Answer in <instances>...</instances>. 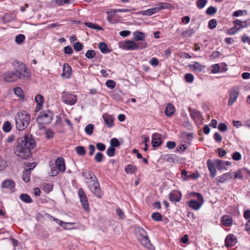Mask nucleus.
Masks as SVG:
<instances>
[{
	"instance_id": "25",
	"label": "nucleus",
	"mask_w": 250,
	"mask_h": 250,
	"mask_svg": "<svg viewBox=\"0 0 250 250\" xmlns=\"http://www.w3.org/2000/svg\"><path fill=\"white\" fill-rule=\"evenodd\" d=\"M221 220L222 225L225 227H230L232 225V219L228 215H223Z\"/></svg>"
},
{
	"instance_id": "60",
	"label": "nucleus",
	"mask_w": 250,
	"mask_h": 250,
	"mask_svg": "<svg viewBox=\"0 0 250 250\" xmlns=\"http://www.w3.org/2000/svg\"><path fill=\"white\" fill-rule=\"evenodd\" d=\"M7 166V162L0 158V171L3 170Z\"/></svg>"
},
{
	"instance_id": "35",
	"label": "nucleus",
	"mask_w": 250,
	"mask_h": 250,
	"mask_svg": "<svg viewBox=\"0 0 250 250\" xmlns=\"http://www.w3.org/2000/svg\"><path fill=\"white\" fill-rule=\"evenodd\" d=\"M15 94L21 100H23V91L21 88L16 87L14 89Z\"/></svg>"
},
{
	"instance_id": "12",
	"label": "nucleus",
	"mask_w": 250,
	"mask_h": 250,
	"mask_svg": "<svg viewBox=\"0 0 250 250\" xmlns=\"http://www.w3.org/2000/svg\"><path fill=\"white\" fill-rule=\"evenodd\" d=\"M19 79L20 76L14 71H8L3 74V80L6 82L11 83Z\"/></svg>"
},
{
	"instance_id": "57",
	"label": "nucleus",
	"mask_w": 250,
	"mask_h": 250,
	"mask_svg": "<svg viewBox=\"0 0 250 250\" xmlns=\"http://www.w3.org/2000/svg\"><path fill=\"white\" fill-rule=\"evenodd\" d=\"M110 145L111 146L114 148L115 147L118 146L120 145V143L117 138H114L111 139Z\"/></svg>"
},
{
	"instance_id": "22",
	"label": "nucleus",
	"mask_w": 250,
	"mask_h": 250,
	"mask_svg": "<svg viewBox=\"0 0 250 250\" xmlns=\"http://www.w3.org/2000/svg\"><path fill=\"white\" fill-rule=\"evenodd\" d=\"M188 67L190 69L195 71L197 72H201L203 71L205 68V65H202L198 62H194L193 64H189Z\"/></svg>"
},
{
	"instance_id": "31",
	"label": "nucleus",
	"mask_w": 250,
	"mask_h": 250,
	"mask_svg": "<svg viewBox=\"0 0 250 250\" xmlns=\"http://www.w3.org/2000/svg\"><path fill=\"white\" fill-rule=\"evenodd\" d=\"M99 49L101 52L104 54H106L111 52V50L107 47V44L104 42L99 43Z\"/></svg>"
},
{
	"instance_id": "49",
	"label": "nucleus",
	"mask_w": 250,
	"mask_h": 250,
	"mask_svg": "<svg viewBox=\"0 0 250 250\" xmlns=\"http://www.w3.org/2000/svg\"><path fill=\"white\" fill-rule=\"evenodd\" d=\"M208 2V0H198L196 3L197 7L199 9L203 8Z\"/></svg>"
},
{
	"instance_id": "34",
	"label": "nucleus",
	"mask_w": 250,
	"mask_h": 250,
	"mask_svg": "<svg viewBox=\"0 0 250 250\" xmlns=\"http://www.w3.org/2000/svg\"><path fill=\"white\" fill-rule=\"evenodd\" d=\"M246 171L245 168L240 169L237 171L231 173V174L234 175V179H242L243 178V173Z\"/></svg>"
},
{
	"instance_id": "64",
	"label": "nucleus",
	"mask_w": 250,
	"mask_h": 250,
	"mask_svg": "<svg viewBox=\"0 0 250 250\" xmlns=\"http://www.w3.org/2000/svg\"><path fill=\"white\" fill-rule=\"evenodd\" d=\"M241 41L243 43L248 42L250 45V38L247 35H244L241 38Z\"/></svg>"
},
{
	"instance_id": "20",
	"label": "nucleus",
	"mask_w": 250,
	"mask_h": 250,
	"mask_svg": "<svg viewBox=\"0 0 250 250\" xmlns=\"http://www.w3.org/2000/svg\"><path fill=\"white\" fill-rule=\"evenodd\" d=\"M62 71L63 72L61 75L62 77H65L67 79L70 78L71 75L72 69L68 63H64L63 64Z\"/></svg>"
},
{
	"instance_id": "55",
	"label": "nucleus",
	"mask_w": 250,
	"mask_h": 250,
	"mask_svg": "<svg viewBox=\"0 0 250 250\" xmlns=\"http://www.w3.org/2000/svg\"><path fill=\"white\" fill-rule=\"evenodd\" d=\"M74 49L76 51H80L83 48V45L80 42H76L74 44Z\"/></svg>"
},
{
	"instance_id": "14",
	"label": "nucleus",
	"mask_w": 250,
	"mask_h": 250,
	"mask_svg": "<svg viewBox=\"0 0 250 250\" xmlns=\"http://www.w3.org/2000/svg\"><path fill=\"white\" fill-rule=\"evenodd\" d=\"M82 175L84 177L86 183L88 181H93L96 178L94 173L89 169H83Z\"/></svg>"
},
{
	"instance_id": "2",
	"label": "nucleus",
	"mask_w": 250,
	"mask_h": 250,
	"mask_svg": "<svg viewBox=\"0 0 250 250\" xmlns=\"http://www.w3.org/2000/svg\"><path fill=\"white\" fill-rule=\"evenodd\" d=\"M30 115L25 110H20L15 116L16 128L19 131L24 130L30 122Z\"/></svg>"
},
{
	"instance_id": "6",
	"label": "nucleus",
	"mask_w": 250,
	"mask_h": 250,
	"mask_svg": "<svg viewBox=\"0 0 250 250\" xmlns=\"http://www.w3.org/2000/svg\"><path fill=\"white\" fill-rule=\"evenodd\" d=\"M53 113L49 110L41 112L37 118V122L40 125L49 124L53 119Z\"/></svg>"
},
{
	"instance_id": "51",
	"label": "nucleus",
	"mask_w": 250,
	"mask_h": 250,
	"mask_svg": "<svg viewBox=\"0 0 250 250\" xmlns=\"http://www.w3.org/2000/svg\"><path fill=\"white\" fill-rule=\"evenodd\" d=\"M104 155L101 152H97L95 156L94 160L98 163H100L103 161Z\"/></svg>"
},
{
	"instance_id": "30",
	"label": "nucleus",
	"mask_w": 250,
	"mask_h": 250,
	"mask_svg": "<svg viewBox=\"0 0 250 250\" xmlns=\"http://www.w3.org/2000/svg\"><path fill=\"white\" fill-rule=\"evenodd\" d=\"M175 111L174 106L171 104H168L165 110V114L167 116L172 115Z\"/></svg>"
},
{
	"instance_id": "42",
	"label": "nucleus",
	"mask_w": 250,
	"mask_h": 250,
	"mask_svg": "<svg viewBox=\"0 0 250 250\" xmlns=\"http://www.w3.org/2000/svg\"><path fill=\"white\" fill-rule=\"evenodd\" d=\"M75 0H55L57 4L59 6H62L65 4H70L73 3Z\"/></svg>"
},
{
	"instance_id": "16",
	"label": "nucleus",
	"mask_w": 250,
	"mask_h": 250,
	"mask_svg": "<svg viewBox=\"0 0 250 250\" xmlns=\"http://www.w3.org/2000/svg\"><path fill=\"white\" fill-rule=\"evenodd\" d=\"M215 165L214 162H213L211 160L208 159L207 160V165L210 172V176L212 178H214L216 175L217 171L214 166Z\"/></svg>"
},
{
	"instance_id": "62",
	"label": "nucleus",
	"mask_w": 250,
	"mask_h": 250,
	"mask_svg": "<svg viewBox=\"0 0 250 250\" xmlns=\"http://www.w3.org/2000/svg\"><path fill=\"white\" fill-rule=\"evenodd\" d=\"M149 63L154 66H157L159 64L158 60L156 58L153 57L150 60Z\"/></svg>"
},
{
	"instance_id": "26",
	"label": "nucleus",
	"mask_w": 250,
	"mask_h": 250,
	"mask_svg": "<svg viewBox=\"0 0 250 250\" xmlns=\"http://www.w3.org/2000/svg\"><path fill=\"white\" fill-rule=\"evenodd\" d=\"M35 102L37 104V108L40 110L43 106L44 103V98L41 94H37L35 98Z\"/></svg>"
},
{
	"instance_id": "44",
	"label": "nucleus",
	"mask_w": 250,
	"mask_h": 250,
	"mask_svg": "<svg viewBox=\"0 0 250 250\" xmlns=\"http://www.w3.org/2000/svg\"><path fill=\"white\" fill-rule=\"evenodd\" d=\"M43 189L46 192H49L53 189V186L49 183H44L42 184Z\"/></svg>"
},
{
	"instance_id": "63",
	"label": "nucleus",
	"mask_w": 250,
	"mask_h": 250,
	"mask_svg": "<svg viewBox=\"0 0 250 250\" xmlns=\"http://www.w3.org/2000/svg\"><path fill=\"white\" fill-rule=\"evenodd\" d=\"M218 129L222 132H224L227 130V126L224 123H221L218 125Z\"/></svg>"
},
{
	"instance_id": "37",
	"label": "nucleus",
	"mask_w": 250,
	"mask_h": 250,
	"mask_svg": "<svg viewBox=\"0 0 250 250\" xmlns=\"http://www.w3.org/2000/svg\"><path fill=\"white\" fill-rule=\"evenodd\" d=\"M164 158L167 161L173 163L177 160L178 157L175 154H167Z\"/></svg>"
},
{
	"instance_id": "43",
	"label": "nucleus",
	"mask_w": 250,
	"mask_h": 250,
	"mask_svg": "<svg viewBox=\"0 0 250 250\" xmlns=\"http://www.w3.org/2000/svg\"><path fill=\"white\" fill-rule=\"evenodd\" d=\"M77 153L80 156H84L85 154L84 147L83 146H78L75 148Z\"/></svg>"
},
{
	"instance_id": "46",
	"label": "nucleus",
	"mask_w": 250,
	"mask_h": 250,
	"mask_svg": "<svg viewBox=\"0 0 250 250\" xmlns=\"http://www.w3.org/2000/svg\"><path fill=\"white\" fill-rule=\"evenodd\" d=\"M151 218L154 221H160L162 219V216L160 213L156 212L151 214Z\"/></svg>"
},
{
	"instance_id": "33",
	"label": "nucleus",
	"mask_w": 250,
	"mask_h": 250,
	"mask_svg": "<svg viewBox=\"0 0 250 250\" xmlns=\"http://www.w3.org/2000/svg\"><path fill=\"white\" fill-rule=\"evenodd\" d=\"M31 169L30 168L28 169H25L23 172L22 179L26 183L30 181V174Z\"/></svg>"
},
{
	"instance_id": "7",
	"label": "nucleus",
	"mask_w": 250,
	"mask_h": 250,
	"mask_svg": "<svg viewBox=\"0 0 250 250\" xmlns=\"http://www.w3.org/2000/svg\"><path fill=\"white\" fill-rule=\"evenodd\" d=\"M147 43L146 42H135L132 41H126L124 44L123 48L127 50H135L137 49H142L146 48Z\"/></svg>"
},
{
	"instance_id": "53",
	"label": "nucleus",
	"mask_w": 250,
	"mask_h": 250,
	"mask_svg": "<svg viewBox=\"0 0 250 250\" xmlns=\"http://www.w3.org/2000/svg\"><path fill=\"white\" fill-rule=\"evenodd\" d=\"M115 149L110 146L106 150V153L109 157H113L115 155Z\"/></svg>"
},
{
	"instance_id": "54",
	"label": "nucleus",
	"mask_w": 250,
	"mask_h": 250,
	"mask_svg": "<svg viewBox=\"0 0 250 250\" xmlns=\"http://www.w3.org/2000/svg\"><path fill=\"white\" fill-rule=\"evenodd\" d=\"M217 25V21L215 19L210 20L208 22V27L209 29L215 28Z\"/></svg>"
},
{
	"instance_id": "3",
	"label": "nucleus",
	"mask_w": 250,
	"mask_h": 250,
	"mask_svg": "<svg viewBox=\"0 0 250 250\" xmlns=\"http://www.w3.org/2000/svg\"><path fill=\"white\" fill-rule=\"evenodd\" d=\"M12 65L14 72L20 76L21 80L27 79L30 78L31 74L29 69L22 62L19 61H15L12 62Z\"/></svg>"
},
{
	"instance_id": "24",
	"label": "nucleus",
	"mask_w": 250,
	"mask_h": 250,
	"mask_svg": "<svg viewBox=\"0 0 250 250\" xmlns=\"http://www.w3.org/2000/svg\"><path fill=\"white\" fill-rule=\"evenodd\" d=\"M232 178L231 177V172H227L221 176H218L217 177L216 180L217 181L220 183H223L225 181L229 180Z\"/></svg>"
},
{
	"instance_id": "45",
	"label": "nucleus",
	"mask_w": 250,
	"mask_h": 250,
	"mask_svg": "<svg viewBox=\"0 0 250 250\" xmlns=\"http://www.w3.org/2000/svg\"><path fill=\"white\" fill-rule=\"evenodd\" d=\"M96 56L95 51L94 50H88L85 54V56L88 59H92Z\"/></svg>"
},
{
	"instance_id": "48",
	"label": "nucleus",
	"mask_w": 250,
	"mask_h": 250,
	"mask_svg": "<svg viewBox=\"0 0 250 250\" xmlns=\"http://www.w3.org/2000/svg\"><path fill=\"white\" fill-rule=\"evenodd\" d=\"M217 12V9L213 6L209 7L206 10V14L208 15H212Z\"/></svg>"
},
{
	"instance_id": "28",
	"label": "nucleus",
	"mask_w": 250,
	"mask_h": 250,
	"mask_svg": "<svg viewBox=\"0 0 250 250\" xmlns=\"http://www.w3.org/2000/svg\"><path fill=\"white\" fill-rule=\"evenodd\" d=\"M214 163L217 167V168L219 170H222L223 169L227 170V168L225 166V162L221 160L216 159L214 160Z\"/></svg>"
},
{
	"instance_id": "56",
	"label": "nucleus",
	"mask_w": 250,
	"mask_h": 250,
	"mask_svg": "<svg viewBox=\"0 0 250 250\" xmlns=\"http://www.w3.org/2000/svg\"><path fill=\"white\" fill-rule=\"evenodd\" d=\"M185 78L187 82L192 83L194 80V76L191 73H187L185 75Z\"/></svg>"
},
{
	"instance_id": "19",
	"label": "nucleus",
	"mask_w": 250,
	"mask_h": 250,
	"mask_svg": "<svg viewBox=\"0 0 250 250\" xmlns=\"http://www.w3.org/2000/svg\"><path fill=\"white\" fill-rule=\"evenodd\" d=\"M162 143L161 135L158 133H154L152 135L151 145L153 147H158Z\"/></svg>"
},
{
	"instance_id": "15",
	"label": "nucleus",
	"mask_w": 250,
	"mask_h": 250,
	"mask_svg": "<svg viewBox=\"0 0 250 250\" xmlns=\"http://www.w3.org/2000/svg\"><path fill=\"white\" fill-rule=\"evenodd\" d=\"M168 198L171 202H178L182 198V194L179 191L173 190L169 194Z\"/></svg>"
},
{
	"instance_id": "17",
	"label": "nucleus",
	"mask_w": 250,
	"mask_h": 250,
	"mask_svg": "<svg viewBox=\"0 0 250 250\" xmlns=\"http://www.w3.org/2000/svg\"><path fill=\"white\" fill-rule=\"evenodd\" d=\"M239 95L238 91L232 89L229 92V97L228 100V105H232L236 101Z\"/></svg>"
},
{
	"instance_id": "58",
	"label": "nucleus",
	"mask_w": 250,
	"mask_h": 250,
	"mask_svg": "<svg viewBox=\"0 0 250 250\" xmlns=\"http://www.w3.org/2000/svg\"><path fill=\"white\" fill-rule=\"evenodd\" d=\"M241 157V154L239 152H235L232 155V158L234 161H239Z\"/></svg>"
},
{
	"instance_id": "21",
	"label": "nucleus",
	"mask_w": 250,
	"mask_h": 250,
	"mask_svg": "<svg viewBox=\"0 0 250 250\" xmlns=\"http://www.w3.org/2000/svg\"><path fill=\"white\" fill-rule=\"evenodd\" d=\"M103 118L105 124L108 127L111 128L114 125V118L112 116L107 114H104L103 115Z\"/></svg>"
},
{
	"instance_id": "10",
	"label": "nucleus",
	"mask_w": 250,
	"mask_h": 250,
	"mask_svg": "<svg viewBox=\"0 0 250 250\" xmlns=\"http://www.w3.org/2000/svg\"><path fill=\"white\" fill-rule=\"evenodd\" d=\"M62 102L65 104L72 105L77 101V96L72 93L63 91L62 94Z\"/></svg>"
},
{
	"instance_id": "52",
	"label": "nucleus",
	"mask_w": 250,
	"mask_h": 250,
	"mask_svg": "<svg viewBox=\"0 0 250 250\" xmlns=\"http://www.w3.org/2000/svg\"><path fill=\"white\" fill-rule=\"evenodd\" d=\"M105 85L107 87L110 89H113L116 86V83L113 80H108L106 82Z\"/></svg>"
},
{
	"instance_id": "29",
	"label": "nucleus",
	"mask_w": 250,
	"mask_h": 250,
	"mask_svg": "<svg viewBox=\"0 0 250 250\" xmlns=\"http://www.w3.org/2000/svg\"><path fill=\"white\" fill-rule=\"evenodd\" d=\"M157 5L160 11L163 9H171L173 8L171 4L167 2H160L157 4Z\"/></svg>"
},
{
	"instance_id": "61",
	"label": "nucleus",
	"mask_w": 250,
	"mask_h": 250,
	"mask_svg": "<svg viewBox=\"0 0 250 250\" xmlns=\"http://www.w3.org/2000/svg\"><path fill=\"white\" fill-rule=\"evenodd\" d=\"M213 138L215 141L217 143H220L222 141V137L221 135L218 132H215L213 135Z\"/></svg>"
},
{
	"instance_id": "39",
	"label": "nucleus",
	"mask_w": 250,
	"mask_h": 250,
	"mask_svg": "<svg viewBox=\"0 0 250 250\" xmlns=\"http://www.w3.org/2000/svg\"><path fill=\"white\" fill-rule=\"evenodd\" d=\"M136 167L133 165H128L125 167V170L126 173H134L136 170Z\"/></svg>"
},
{
	"instance_id": "1",
	"label": "nucleus",
	"mask_w": 250,
	"mask_h": 250,
	"mask_svg": "<svg viewBox=\"0 0 250 250\" xmlns=\"http://www.w3.org/2000/svg\"><path fill=\"white\" fill-rule=\"evenodd\" d=\"M35 144V141L31 135H25L18 140L15 153L22 159H28L31 157V150L34 148Z\"/></svg>"
},
{
	"instance_id": "32",
	"label": "nucleus",
	"mask_w": 250,
	"mask_h": 250,
	"mask_svg": "<svg viewBox=\"0 0 250 250\" xmlns=\"http://www.w3.org/2000/svg\"><path fill=\"white\" fill-rule=\"evenodd\" d=\"M190 115L191 117L194 120H199L202 117L200 112L196 110H190Z\"/></svg>"
},
{
	"instance_id": "4",
	"label": "nucleus",
	"mask_w": 250,
	"mask_h": 250,
	"mask_svg": "<svg viewBox=\"0 0 250 250\" xmlns=\"http://www.w3.org/2000/svg\"><path fill=\"white\" fill-rule=\"evenodd\" d=\"M134 231L141 245L148 249L152 250L153 247L150 243L146 231L140 227H135Z\"/></svg>"
},
{
	"instance_id": "8",
	"label": "nucleus",
	"mask_w": 250,
	"mask_h": 250,
	"mask_svg": "<svg viewBox=\"0 0 250 250\" xmlns=\"http://www.w3.org/2000/svg\"><path fill=\"white\" fill-rule=\"evenodd\" d=\"M86 184L90 191L96 197L99 198H102L103 194L97 178L93 181H88V183Z\"/></svg>"
},
{
	"instance_id": "11",
	"label": "nucleus",
	"mask_w": 250,
	"mask_h": 250,
	"mask_svg": "<svg viewBox=\"0 0 250 250\" xmlns=\"http://www.w3.org/2000/svg\"><path fill=\"white\" fill-rule=\"evenodd\" d=\"M78 195L82 204L83 208L85 211L89 210V204L88 203L87 197L83 188H80L78 192Z\"/></svg>"
},
{
	"instance_id": "13",
	"label": "nucleus",
	"mask_w": 250,
	"mask_h": 250,
	"mask_svg": "<svg viewBox=\"0 0 250 250\" xmlns=\"http://www.w3.org/2000/svg\"><path fill=\"white\" fill-rule=\"evenodd\" d=\"M234 28H236V31H238L242 28H247L250 25V19H247L246 21H241L236 20L233 21Z\"/></svg>"
},
{
	"instance_id": "36",
	"label": "nucleus",
	"mask_w": 250,
	"mask_h": 250,
	"mask_svg": "<svg viewBox=\"0 0 250 250\" xmlns=\"http://www.w3.org/2000/svg\"><path fill=\"white\" fill-rule=\"evenodd\" d=\"M20 199L26 203H30L32 202V200L27 194H21L20 196Z\"/></svg>"
},
{
	"instance_id": "5",
	"label": "nucleus",
	"mask_w": 250,
	"mask_h": 250,
	"mask_svg": "<svg viewBox=\"0 0 250 250\" xmlns=\"http://www.w3.org/2000/svg\"><path fill=\"white\" fill-rule=\"evenodd\" d=\"M65 170L64 160L62 158H58L55 163V166L51 167L50 174L52 176H56L60 172Z\"/></svg>"
},
{
	"instance_id": "50",
	"label": "nucleus",
	"mask_w": 250,
	"mask_h": 250,
	"mask_svg": "<svg viewBox=\"0 0 250 250\" xmlns=\"http://www.w3.org/2000/svg\"><path fill=\"white\" fill-rule=\"evenodd\" d=\"M194 33L193 30L192 29H189L187 30L183 31L182 33V35L184 37H188L191 36Z\"/></svg>"
},
{
	"instance_id": "47",
	"label": "nucleus",
	"mask_w": 250,
	"mask_h": 250,
	"mask_svg": "<svg viewBox=\"0 0 250 250\" xmlns=\"http://www.w3.org/2000/svg\"><path fill=\"white\" fill-rule=\"evenodd\" d=\"M25 36L23 34H19L15 38V42L18 44H21L25 40Z\"/></svg>"
},
{
	"instance_id": "59",
	"label": "nucleus",
	"mask_w": 250,
	"mask_h": 250,
	"mask_svg": "<svg viewBox=\"0 0 250 250\" xmlns=\"http://www.w3.org/2000/svg\"><path fill=\"white\" fill-rule=\"evenodd\" d=\"M244 13L246 14L247 11L245 10H238L236 11H235L233 14V16L234 17H238L240 16L243 15Z\"/></svg>"
},
{
	"instance_id": "27",
	"label": "nucleus",
	"mask_w": 250,
	"mask_h": 250,
	"mask_svg": "<svg viewBox=\"0 0 250 250\" xmlns=\"http://www.w3.org/2000/svg\"><path fill=\"white\" fill-rule=\"evenodd\" d=\"M134 39L135 41L144 42L146 38L145 34L142 32L136 31L133 33Z\"/></svg>"
},
{
	"instance_id": "40",
	"label": "nucleus",
	"mask_w": 250,
	"mask_h": 250,
	"mask_svg": "<svg viewBox=\"0 0 250 250\" xmlns=\"http://www.w3.org/2000/svg\"><path fill=\"white\" fill-rule=\"evenodd\" d=\"M94 128V125L89 124L87 125L85 127V132L88 135H91L93 134Z\"/></svg>"
},
{
	"instance_id": "9",
	"label": "nucleus",
	"mask_w": 250,
	"mask_h": 250,
	"mask_svg": "<svg viewBox=\"0 0 250 250\" xmlns=\"http://www.w3.org/2000/svg\"><path fill=\"white\" fill-rule=\"evenodd\" d=\"M190 195L191 196H196L199 202L195 200H191L188 203V206L194 210L199 209L204 203L203 196L200 193L194 192H191Z\"/></svg>"
},
{
	"instance_id": "38",
	"label": "nucleus",
	"mask_w": 250,
	"mask_h": 250,
	"mask_svg": "<svg viewBox=\"0 0 250 250\" xmlns=\"http://www.w3.org/2000/svg\"><path fill=\"white\" fill-rule=\"evenodd\" d=\"M84 24L87 27L92 28V29H96L97 30H103V28H102L101 26H99L97 24L93 23L92 22H84Z\"/></svg>"
},
{
	"instance_id": "23",
	"label": "nucleus",
	"mask_w": 250,
	"mask_h": 250,
	"mask_svg": "<svg viewBox=\"0 0 250 250\" xmlns=\"http://www.w3.org/2000/svg\"><path fill=\"white\" fill-rule=\"evenodd\" d=\"M15 186V182L12 180H5L1 184V188L12 190Z\"/></svg>"
},
{
	"instance_id": "18",
	"label": "nucleus",
	"mask_w": 250,
	"mask_h": 250,
	"mask_svg": "<svg viewBox=\"0 0 250 250\" xmlns=\"http://www.w3.org/2000/svg\"><path fill=\"white\" fill-rule=\"evenodd\" d=\"M225 242L227 247H231L237 243V239L233 234H229L226 237Z\"/></svg>"
},
{
	"instance_id": "41",
	"label": "nucleus",
	"mask_w": 250,
	"mask_h": 250,
	"mask_svg": "<svg viewBox=\"0 0 250 250\" xmlns=\"http://www.w3.org/2000/svg\"><path fill=\"white\" fill-rule=\"evenodd\" d=\"M12 129V125L10 122L6 121L4 122L2 129L5 132H9Z\"/></svg>"
}]
</instances>
